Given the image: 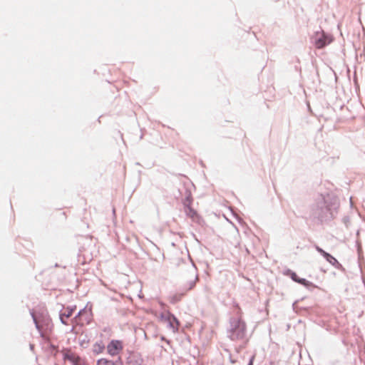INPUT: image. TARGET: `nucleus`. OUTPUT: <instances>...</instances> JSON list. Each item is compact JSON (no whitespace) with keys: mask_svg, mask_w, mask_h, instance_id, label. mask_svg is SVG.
Returning a JSON list of instances; mask_svg holds the SVG:
<instances>
[{"mask_svg":"<svg viewBox=\"0 0 365 365\" xmlns=\"http://www.w3.org/2000/svg\"><path fill=\"white\" fill-rule=\"evenodd\" d=\"M97 365H115V363L109 359L102 358L98 360Z\"/></svg>","mask_w":365,"mask_h":365,"instance_id":"10","label":"nucleus"},{"mask_svg":"<svg viewBox=\"0 0 365 365\" xmlns=\"http://www.w3.org/2000/svg\"><path fill=\"white\" fill-rule=\"evenodd\" d=\"M168 321L173 331H177L179 327V322L178 319L174 316L170 315L168 317Z\"/></svg>","mask_w":365,"mask_h":365,"instance_id":"9","label":"nucleus"},{"mask_svg":"<svg viewBox=\"0 0 365 365\" xmlns=\"http://www.w3.org/2000/svg\"><path fill=\"white\" fill-rule=\"evenodd\" d=\"M75 309L76 307H67L63 309V312L60 315V319L63 324H67V322H66L65 319L69 318L73 314Z\"/></svg>","mask_w":365,"mask_h":365,"instance_id":"6","label":"nucleus"},{"mask_svg":"<svg viewBox=\"0 0 365 365\" xmlns=\"http://www.w3.org/2000/svg\"><path fill=\"white\" fill-rule=\"evenodd\" d=\"M254 359H255V356H253L251 359H250V361L248 365H252L253 364V361H254Z\"/></svg>","mask_w":365,"mask_h":365,"instance_id":"14","label":"nucleus"},{"mask_svg":"<svg viewBox=\"0 0 365 365\" xmlns=\"http://www.w3.org/2000/svg\"><path fill=\"white\" fill-rule=\"evenodd\" d=\"M105 348H106V346H105L103 341L102 340H100V341L95 342L92 345L91 350H92V352L95 355H98L100 354H102L104 351Z\"/></svg>","mask_w":365,"mask_h":365,"instance_id":"5","label":"nucleus"},{"mask_svg":"<svg viewBox=\"0 0 365 365\" xmlns=\"http://www.w3.org/2000/svg\"><path fill=\"white\" fill-rule=\"evenodd\" d=\"M317 250L321 253L323 257L331 264H334L336 262H337V260L333 257L331 256V255H329V253L326 252L324 250H323L322 248H320L319 247H316Z\"/></svg>","mask_w":365,"mask_h":365,"instance_id":"7","label":"nucleus"},{"mask_svg":"<svg viewBox=\"0 0 365 365\" xmlns=\"http://www.w3.org/2000/svg\"><path fill=\"white\" fill-rule=\"evenodd\" d=\"M124 344L122 340L113 339L106 346V350L110 356H116L123 351Z\"/></svg>","mask_w":365,"mask_h":365,"instance_id":"3","label":"nucleus"},{"mask_svg":"<svg viewBox=\"0 0 365 365\" xmlns=\"http://www.w3.org/2000/svg\"><path fill=\"white\" fill-rule=\"evenodd\" d=\"M195 285V282H192L191 285L190 286V287L188 288V289H191L192 287H194Z\"/></svg>","mask_w":365,"mask_h":365,"instance_id":"15","label":"nucleus"},{"mask_svg":"<svg viewBox=\"0 0 365 365\" xmlns=\"http://www.w3.org/2000/svg\"><path fill=\"white\" fill-rule=\"evenodd\" d=\"M291 277L294 281H295L301 284H303V285L307 284V281L305 279L299 278L296 273H292L291 275Z\"/></svg>","mask_w":365,"mask_h":365,"instance_id":"11","label":"nucleus"},{"mask_svg":"<svg viewBox=\"0 0 365 365\" xmlns=\"http://www.w3.org/2000/svg\"><path fill=\"white\" fill-rule=\"evenodd\" d=\"M189 203L190 202L189 201ZM185 212L188 217H190L192 220H196L198 219V215L197 212L193 210L190 206V204H185Z\"/></svg>","mask_w":365,"mask_h":365,"instance_id":"8","label":"nucleus"},{"mask_svg":"<svg viewBox=\"0 0 365 365\" xmlns=\"http://www.w3.org/2000/svg\"><path fill=\"white\" fill-rule=\"evenodd\" d=\"M331 40L324 32H317L315 35L314 46L317 48H322L329 44Z\"/></svg>","mask_w":365,"mask_h":365,"instance_id":"4","label":"nucleus"},{"mask_svg":"<svg viewBox=\"0 0 365 365\" xmlns=\"http://www.w3.org/2000/svg\"><path fill=\"white\" fill-rule=\"evenodd\" d=\"M129 365H145L142 359L136 360V361H131L129 362Z\"/></svg>","mask_w":365,"mask_h":365,"instance_id":"13","label":"nucleus"},{"mask_svg":"<svg viewBox=\"0 0 365 365\" xmlns=\"http://www.w3.org/2000/svg\"><path fill=\"white\" fill-rule=\"evenodd\" d=\"M183 295H184V294H179L173 295V297H170V302L175 304V303L180 301L181 299L182 298Z\"/></svg>","mask_w":365,"mask_h":365,"instance_id":"12","label":"nucleus"},{"mask_svg":"<svg viewBox=\"0 0 365 365\" xmlns=\"http://www.w3.org/2000/svg\"><path fill=\"white\" fill-rule=\"evenodd\" d=\"M61 353L63 354V359L69 361L72 365H88L84 359L81 358L70 349H63Z\"/></svg>","mask_w":365,"mask_h":365,"instance_id":"2","label":"nucleus"},{"mask_svg":"<svg viewBox=\"0 0 365 365\" xmlns=\"http://www.w3.org/2000/svg\"><path fill=\"white\" fill-rule=\"evenodd\" d=\"M246 329L245 323L241 319H238L233 322L230 338L232 340H239L244 337Z\"/></svg>","mask_w":365,"mask_h":365,"instance_id":"1","label":"nucleus"}]
</instances>
